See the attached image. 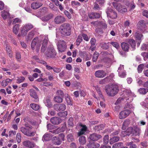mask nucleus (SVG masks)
<instances>
[{
    "mask_svg": "<svg viewBox=\"0 0 148 148\" xmlns=\"http://www.w3.org/2000/svg\"><path fill=\"white\" fill-rule=\"evenodd\" d=\"M140 131V129L136 126L129 127L126 131H122L120 136L121 137H124L126 136H129L131 134L135 136H139Z\"/></svg>",
    "mask_w": 148,
    "mask_h": 148,
    "instance_id": "f257e3e1",
    "label": "nucleus"
},
{
    "mask_svg": "<svg viewBox=\"0 0 148 148\" xmlns=\"http://www.w3.org/2000/svg\"><path fill=\"white\" fill-rule=\"evenodd\" d=\"M24 127H21L20 128V131L25 135L28 136L32 137L34 136L35 132L33 130L32 126L27 123H25Z\"/></svg>",
    "mask_w": 148,
    "mask_h": 148,
    "instance_id": "f03ea898",
    "label": "nucleus"
},
{
    "mask_svg": "<svg viewBox=\"0 0 148 148\" xmlns=\"http://www.w3.org/2000/svg\"><path fill=\"white\" fill-rule=\"evenodd\" d=\"M60 30L61 34L65 36L70 35L71 32L70 25L67 23L62 25L60 27Z\"/></svg>",
    "mask_w": 148,
    "mask_h": 148,
    "instance_id": "7ed1b4c3",
    "label": "nucleus"
},
{
    "mask_svg": "<svg viewBox=\"0 0 148 148\" xmlns=\"http://www.w3.org/2000/svg\"><path fill=\"white\" fill-rule=\"evenodd\" d=\"M57 53L52 45L49 46L45 51V54L49 58H55Z\"/></svg>",
    "mask_w": 148,
    "mask_h": 148,
    "instance_id": "20e7f679",
    "label": "nucleus"
},
{
    "mask_svg": "<svg viewBox=\"0 0 148 148\" xmlns=\"http://www.w3.org/2000/svg\"><path fill=\"white\" fill-rule=\"evenodd\" d=\"M112 5L118 11L121 13H124L127 11V9L125 6L122 5L120 3H117L116 2H113Z\"/></svg>",
    "mask_w": 148,
    "mask_h": 148,
    "instance_id": "39448f33",
    "label": "nucleus"
},
{
    "mask_svg": "<svg viewBox=\"0 0 148 148\" xmlns=\"http://www.w3.org/2000/svg\"><path fill=\"white\" fill-rule=\"evenodd\" d=\"M105 89L106 92H118L119 91L117 86L112 85L107 86Z\"/></svg>",
    "mask_w": 148,
    "mask_h": 148,
    "instance_id": "423d86ee",
    "label": "nucleus"
},
{
    "mask_svg": "<svg viewBox=\"0 0 148 148\" xmlns=\"http://www.w3.org/2000/svg\"><path fill=\"white\" fill-rule=\"evenodd\" d=\"M58 48L59 51L60 52H64L66 48L65 42L63 40L59 41L58 44Z\"/></svg>",
    "mask_w": 148,
    "mask_h": 148,
    "instance_id": "0eeeda50",
    "label": "nucleus"
},
{
    "mask_svg": "<svg viewBox=\"0 0 148 148\" xmlns=\"http://www.w3.org/2000/svg\"><path fill=\"white\" fill-rule=\"evenodd\" d=\"M33 27V25L29 23L26 24L21 30V34L24 36H25L27 34V32Z\"/></svg>",
    "mask_w": 148,
    "mask_h": 148,
    "instance_id": "6e6552de",
    "label": "nucleus"
},
{
    "mask_svg": "<svg viewBox=\"0 0 148 148\" xmlns=\"http://www.w3.org/2000/svg\"><path fill=\"white\" fill-rule=\"evenodd\" d=\"M131 112V110H125L122 111L119 113V118L120 119H125L129 115Z\"/></svg>",
    "mask_w": 148,
    "mask_h": 148,
    "instance_id": "1a4fd4ad",
    "label": "nucleus"
},
{
    "mask_svg": "<svg viewBox=\"0 0 148 148\" xmlns=\"http://www.w3.org/2000/svg\"><path fill=\"white\" fill-rule=\"evenodd\" d=\"M106 12L108 16L111 18L115 19L117 17V14L116 12L110 8H108Z\"/></svg>",
    "mask_w": 148,
    "mask_h": 148,
    "instance_id": "9d476101",
    "label": "nucleus"
},
{
    "mask_svg": "<svg viewBox=\"0 0 148 148\" xmlns=\"http://www.w3.org/2000/svg\"><path fill=\"white\" fill-rule=\"evenodd\" d=\"M65 20L64 17L60 15H58L55 18L54 22L56 24H60L64 22Z\"/></svg>",
    "mask_w": 148,
    "mask_h": 148,
    "instance_id": "9b49d317",
    "label": "nucleus"
},
{
    "mask_svg": "<svg viewBox=\"0 0 148 148\" xmlns=\"http://www.w3.org/2000/svg\"><path fill=\"white\" fill-rule=\"evenodd\" d=\"M54 108L56 111H63L65 110L66 106L63 104H55Z\"/></svg>",
    "mask_w": 148,
    "mask_h": 148,
    "instance_id": "f8f14e48",
    "label": "nucleus"
},
{
    "mask_svg": "<svg viewBox=\"0 0 148 148\" xmlns=\"http://www.w3.org/2000/svg\"><path fill=\"white\" fill-rule=\"evenodd\" d=\"M118 71L119 72V77L122 78H124L125 77L126 74L124 70L123 65H120V67L118 69Z\"/></svg>",
    "mask_w": 148,
    "mask_h": 148,
    "instance_id": "ddd939ff",
    "label": "nucleus"
},
{
    "mask_svg": "<svg viewBox=\"0 0 148 148\" xmlns=\"http://www.w3.org/2000/svg\"><path fill=\"white\" fill-rule=\"evenodd\" d=\"M64 95V93H59L58 95L55 97L54 98V101L57 103H61L63 101V99Z\"/></svg>",
    "mask_w": 148,
    "mask_h": 148,
    "instance_id": "4468645a",
    "label": "nucleus"
},
{
    "mask_svg": "<svg viewBox=\"0 0 148 148\" xmlns=\"http://www.w3.org/2000/svg\"><path fill=\"white\" fill-rule=\"evenodd\" d=\"M48 39L47 37H46L44 39L41 49V51L42 52H45L48 44Z\"/></svg>",
    "mask_w": 148,
    "mask_h": 148,
    "instance_id": "2eb2a0df",
    "label": "nucleus"
},
{
    "mask_svg": "<svg viewBox=\"0 0 148 148\" xmlns=\"http://www.w3.org/2000/svg\"><path fill=\"white\" fill-rule=\"evenodd\" d=\"M106 72L103 70H99L96 71L95 76L98 78H103L106 76Z\"/></svg>",
    "mask_w": 148,
    "mask_h": 148,
    "instance_id": "dca6fc26",
    "label": "nucleus"
},
{
    "mask_svg": "<svg viewBox=\"0 0 148 148\" xmlns=\"http://www.w3.org/2000/svg\"><path fill=\"white\" fill-rule=\"evenodd\" d=\"M50 122L53 124L58 125L61 122V119L57 117H54L51 118Z\"/></svg>",
    "mask_w": 148,
    "mask_h": 148,
    "instance_id": "f3484780",
    "label": "nucleus"
},
{
    "mask_svg": "<svg viewBox=\"0 0 148 148\" xmlns=\"http://www.w3.org/2000/svg\"><path fill=\"white\" fill-rule=\"evenodd\" d=\"M101 137L102 136L101 135L96 133H93L91 134L90 136V139L92 141L97 140Z\"/></svg>",
    "mask_w": 148,
    "mask_h": 148,
    "instance_id": "a211bd4d",
    "label": "nucleus"
},
{
    "mask_svg": "<svg viewBox=\"0 0 148 148\" xmlns=\"http://www.w3.org/2000/svg\"><path fill=\"white\" fill-rule=\"evenodd\" d=\"M100 146L98 143L92 141H91L87 144V146L88 148H97Z\"/></svg>",
    "mask_w": 148,
    "mask_h": 148,
    "instance_id": "6ab92c4d",
    "label": "nucleus"
},
{
    "mask_svg": "<svg viewBox=\"0 0 148 148\" xmlns=\"http://www.w3.org/2000/svg\"><path fill=\"white\" fill-rule=\"evenodd\" d=\"M89 18L91 19L99 18L100 16V14L99 13L92 12L88 14Z\"/></svg>",
    "mask_w": 148,
    "mask_h": 148,
    "instance_id": "aec40b11",
    "label": "nucleus"
},
{
    "mask_svg": "<svg viewBox=\"0 0 148 148\" xmlns=\"http://www.w3.org/2000/svg\"><path fill=\"white\" fill-rule=\"evenodd\" d=\"M42 5V4L40 2H35L33 3L31 5V7L33 9H36L38 8Z\"/></svg>",
    "mask_w": 148,
    "mask_h": 148,
    "instance_id": "412c9836",
    "label": "nucleus"
},
{
    "mask_svg": "<svg viewBox=\"0 0 148 148\" xmlns=\"http://www.w3.org/2000/svg\"><path fill=\"white\" fill-rule=\"evenodd\" d=\"M23 145L29 148H32L34 146V143L29 140L24 141L23 143Z\"/></svg>",
    "mask_w": 148,
    "mask_h": 148,
    "instance_id": "4be33fe9",
    "label": "nucleus"
},
{
    "mask_svg": "<svg viewBox=\"0 0 148 148\" xmlns=\"http://www.w3.org/2000/svg\"><path fill=\"white\" fill-rule=\"evenodd\" d=\"M13 79H10L9 78H7L5 80H3L1 82V85L3 87L7 86L8 83L12 82Z\"/></svg>",
    "mask_w": 148,
    "mask_h": 148,
    "instance_id": "5701e85b",
    "label": "nucleus"
},
{
    "mask_svg": "<svg viewBox=\"0 0 148 148\" xmlns=\"http://www.w3.org/2000/svg\"><path fill=\"white\" fill-rule=\"evenodd\" d=\"M53 16V14H49L47 15L42 17L41 19L43 21H47L52 18Z\"/></svg>",
    "mask_w": 148,
    "mask_h": 148,
    "instance_id": "b1692460",
    "label": "nucleus"
},
{
    "mask_svg": "<svg viewBox=\"0 0 148 148\" xmlns=\"http://www.w3.org/2000/svg\"><path fill=\"white\" fill-rule=\"evenodd\" d=\"M139 27L140 29L142 30L145 29L146 27V24L143 20L140 21L138 22Z\"/></svg>",
    "mask_w": 148,
    "mask_h": 148,
    "instance_id": "393cba45",
    "label": "nucleus"
},
{
    "mask_svg": "<svg viewBox=\"0 0 148 148\" xmlns=\"http://www.w3.org/2000/svg\"><path fill=\"white\" fill-rule=\"evenodd\" d=\"M121 46L122 49L124 51H128L129 48V45L128 43L125 42H123L121 43Z\"/></svg>",
    "mask_w": 148,
    "mask_h": 148,
    "instance_id": "a878e982",
    "label": "nucleus"
},
{
    "mask_svg": "<svg viewBox=\"0 0 148 148\" xmlns=\"http://www.w3.org/2000/svg\"><path fill=\"white\" fill-rule=\"evenodd\" d=\"M130 123V121L129 119H126L125 120L123 123L122 127V129L123 130H125Z\"/></svg>",
    "mask_w": 148,
    "mask_h": 148,
    "instance_id": "bb28decb",
    "label": "nucleus"
},
{
    "mask_svg": "<svg viewBox=\"0 0 148 148\" xmlns=\"http://www.w3.org/2000/svg\"><path fill=\"white\" fill-rule=\"evenodd\" d=\"M65 99L66 100L68 104V105H73V103L72 101V100L71 98L69 96V95L67 94L66 93L65 95Z\"/></svg>",
    "mask_w": 148,
    "mask_h": 148,
    "instance_id": "cd10ccee",
    "label": "nucleus"
},
{
    "mask_svg": "<svg viewBox=\"0 0 148 148\" xmlns=\"http://www.w3.org/2000/svg\"><path fill=\"white\" fill-rule=\"evenodd\" d=\"M120 139V138L118 136H114L111 138L110 140V143L112 144L118 141Z\"/></svg>",
    "mask_w": 148,
    "mask_h": 148,
    "instance_id": "c85d7f7f",
    "label": "nucleus"
},
{
    "mask_svg": "<svg viewBox=\"0 0 148 148\" xmlns=\"http://www.w3.org/2000/svg\"><path fill=\"white\" fill-rule=\"evenodd\" d=\"M87 127L86 125H83L80 131L78 133V135L80 136L84 134L86 131Z\"/></svg>",
    "mask_w": 148,
    "mask_h": 148,
    "instance_id": "c756f323",
    "label": "nucleus"
},
{
    "mask_svg": "<svg viewBox=\"0 0 148 148\" xmlns=\"http://www.w3.org/2000/svg\"><path fill=\"white\" fill-rule=\"evenodd\" d=\"M38 41V39L37 38H35L33 39L31 45V47L32 50L34 49Z\"/></svg>",
    "mask_w": 148,
    "mask_h": 148,
    "instance_id": "7c9ffc66",
    "label": "nucleus"
},
{
    "mask_svg": "<svg viewBox=\"0 0 148 148\" xmlns=\"http://www.w3.org/2000/svg\"><path fill=\"white\" fill-rule=\"evenodd\" d=\"M53 143L56 145H59L61 143L60 138L57 137H55L53 138Z\"/></svg>",
    "mask_w": 148,
    "mask_h": 148,
    "instance_id": "2f4dec72",
    "label": "nucleus"
},
{
    "mask_svg": "<svg viewBox=\"0 0 148 148\" xmlns=\"http://www.w3.org/2000/svg\"><path fill=\"white\" fill-rule=\"evenodd\" d=\"M1 16L3 19H6L9 17V13L8 12L3 10L1 12Z\"/></svg>",
    "mask_w": 148,
    "mask_h": 148,
    "instance_id": "473e14b6",
    "label": "nucleus"
},
{
    "mask_svg": "<svg viewBox=\"0 0 148 148\" xmlns=\"http://www.w3.org/2000/svg\"><path fill=\"white\" fill-rule=\"evenodd\" d=\"M128 42L130 45L131 46L133 49V50H134L135 48L136 45L135 41L133 39H130L129 40Z\"/></svg>",
    "mask_w": 148,
    "mask_h": 148,
    "instance_id": "72a5a7b5",
    "label": "nucleus"
},
{
    "mask_svg": "<svg viewBox=\"0 0 148 148\" xmlns=\"http://www.w3.org/2000/svg\"><path fill=\"white\" fill-rule=\"evenodd\" d=\"M6 52L8 54L9 56L11 58L12 57V53L11 51V49L10 47L7 45L6 47Z\"/></svg>",
    "mask_w": 148,
    "mask_h": 148,
    "instance_id": "f704fd0d",
    "label": "nucleus"
},
{
    "mask_svg": "<svg viewBox=\"0 0 148 148\" xmlns=\"http://www.w3.org/2000/svg\"><path fill=\"white\" fill-rule=\"evenodd\" d=\"M135 35L136 38L138 40H141L143 38V35L138 31L135 33Z\"/></svg>",
    "mask_w": 148,
    "mask_h": 148,
    "instance_id": "c9c22d12",
    "label": "nucleus"
},
{
    "mask_svg": "<svg viewBox=\"0 0 148 148\" xmlns=\"http://www.w3.org/2000/svg\"><path fill=\"white\" fill-rule=\"evenodd\" d=\"M30 106L32 108L36 111L38 110L40 108V106L38 105L35 103L30 104Z\"/></svg>",
    "mask_w": 148,
    "mask_h": 148,
    "instance_id": "e433bc0d",
    "label": "nucleus"
},
{
    "mask_svg": "<svg viewBox=\"0 0 148 148\" xmlns=\"http://www.w3.org/2000/svg\"><path fill=\"white\" fill-rule=\"evenodd\" d=\"M19 25L18 24L15 25L13 28V32L16 34H18L19 30Z\"/></svg>",
    "mask_w": 148,
    "mask_h": 148,
    "instance_id": "4c0bfd02",
    "label": "nucleus"
},
{
    "mask_svg": "<svg viewBox=\"0 0 148 148\" xmlns=\"http://www.w3.org/2000/svg\"><path fill=\"white\" fill-rule=\"evenodd\" d=\"M79 141L81 144L82 145L84 144L86 142L85 137L84 136L80 137L79 138Z\"/></svg>",
    "mask_w": 148,
    "mask_h": 148,
    "instance_id": "58836bf2",
    "label": "nucleus"
},
{
    "mask_svg": "<svg viewBox=\"0 0 148 148\" xmlns=\"http://www.w3.org/2000/svg\"><path fill=\"white\" fill-rule=\"evenodd\" d=\"M123 145V143H117L113 145L112 148H121L122 147L121 146Z\"/></svg>",
    "mask_w": 148,
    "mask_h": 148,
    "instance_id": "ea45409f",
    "label": "nucleus"
},
{
    "mask_svg": "<svg viewBox=\"0 0 148 148\" xmlns=\"http://www.w3.org/2000/svg\"><path fill=\"white\" fill-rule=\"evenodd\" d=\"M34 35V32L33 31L30 32L28 34L27 40H31L33 38Z\"/></svg>",
    "mask_w": 148,
    "mask_h": 148,
    "instance_id": "a19ab883",
    "label": "nucleus"
},
{
    "mask_svg": "<svg viewBox=\"0 0 148 148\" xmlns=\"http://www.w3.org/2000/svg\"><path fill=\"white\" fill-rule=\"evenodd\" d=\"M99 56V53L97 52H95L93 55V61L94 62H96L98 58V57Z\"/></svg>",
    "mask_w": 148,
    "mask_h": 148,
    "instance_id": "79ce46f5",
    "label": "nucleus"
},
{
    "mask_svg": "<svg viewBox=\"0 0 148 148\" xmlns=\"http://www.w3.org/2000/svg\"><path fill=\"white\" fill-rule=\"evenodd\" d=\"M68 114V112L67 111H65L62 112H59L58 113V115L60 117H64L66 116Z\"/></svg>",
    "mask_w": 148,
    "mask_h": 148,
    "instance_id": "37998d69",
    "label": "nucleus"
},
{
    "mask_svg": "<svg viewBox=\"0 0 148 148\" xmlns=\"http://www.w3.org/2000/svg\"><path fill=\"white\" fill-rule=\"evenodd\" d=\"M110 43V44L112 45V46L115 47L116 49H118L119 48V44L116 42H111Z\"/></svg>",
    "mask_w": 148,
    "mask_h": 148,
    "instance_id": "c03bdc74",
    "label": "nucleus"
},
{
    "mask_svg": "<svg viewBox=\"0 0 148 148\" xmlns=\"http://www.w3.org/2000/svg\"><path fill=\"white\" fill-rule=\"evenodd\" d=\"M104 125L103 124H101L100 125H98L95 126V130L97 131H99L100 130H101L104 128Z\"/></svg>",
    "mask_w": 148,
    "mask_h": 148,
    "instance_id": "a18cd8bd",
    "label": "nucleus"
},
{
    "mask_svg": "<svg viewBox=\"0 0 148 148\" xmlns=\"http://www.w3.org/2000/svg\"><path fill=\"white\" fill-rule=\"evenodd\" d=\"M16 58L19 62L21 61V56L20 53L16 51Z\"/></svg>",
    "mask_w": 148,
    "mask_h": 148,
    "instance_id": "49530a36",
    "label": "nucleus"
},
{
    "mask_svg": "<svg viewBox=\"0 0 148 148\" xmlns=\"http://www.w3.org/2000/svg\"><path fill=\"white\" fill-rule=\"evenodd\" d=\"M101 47L104 49H107L108 48V45L105 42H102L101 44Z\"/></svg>",
    "mask_w": 148,
    "mask_h": 148,
    "instance_id": "de8ad7c7",
    "label": "nucleus"
},
{
    "mask_svg": "<svg viewBox=\"0 0 148 148\" xmlns=\"http://www.w3.org/2000/svg\"><path fill=\"white\" fill-rule=\"evenodd\" d=\"M42 139L45 141H48L50 139V135L48 134H45L43 136Z\"/></svg>",
    "mask_w": 148,
    "mask_h": 148,
    "instance_id": "09e8293b",
    "label": "nucleus"
},
{
    "mask_svg": "<svg viewBox=\"0 0 148 148\" xmlns=\"http://www.w3.org/2000/svg\"><path fill=\"white\" fill-rule=\"evenodd\" d=\"M67 139L69 142H72L73 141L74 138L72 134H70L67 136Z\"/></svg>",
    "mask_w": 148,
    "mask_h": 148,
    "instance_id": "8fccbe9b",
    "label": "nucleus"
},
{
    "mask_svg": "<svg viewBox=\"0 0 148 148\" xmlns=\"http://www.w3.org/2000/svg\"><path fill=\"white\" fill-rule=\"evenodd\" d=\"M144 65L143 64H141L139 65L137 68L138 72V73H140L143 69Z\"/></svg>",
    "mask_w": 148,
    "mask_h": 148,
    "instance_id": "3c124183",
    "label": "nucleus"
},
{
    "mask_svg": "<svg viewBox=\"0 0 148 148\" xmlns=\"http://www.w3.org/2000/svg\"><path fill=\"white\" fill-rule=\"evenodd\" d=\"M25 79V78L23 77H18L17 79H16L17 82L16 83H20L23 82Z\"/></svg>",
    "mask_w": 148,
    "mask_h": 148,
    "instance_id": "603ef678",
    "label": "nucleus"
},
{
    "mask_svg": "<svg viewBox=\"0 0 148 148\" xmlns=\"http://www.w3.org/2000/svg\"><path fill=\"white\" fill-rule=\"evenodd\" d=\"M103 139L104 143L106 144H107L109 141L108 136V135H105Z\"/></svg>",
    "mask_w": 148,
    "mask_h": 148,
    "instance_id": "864d4df0",
    "label": "nucleus"
},
{
    "mask_svg": "<svg viewBox=\"0 0 148 148\" xmlns=\"http://www.w3.org/2000/svg\"><path fill=\"white\" fill-rule=\"evenodd\" d=\"M93 9L95 10H100L101 8L97 3H95Z\"/></svg>",
    "mask_w": 148,
    "mask_h": 148,
    "instance_id": "5fc2aeb1",
    "label": "nucleus"
},
{
    "mask_svg": "<svg viewBox=\"0 0 148 148\" xmlns=\"http://www.w3.org/2000/svg\"><path fill=\"white\" fill-rule=\"evenodd\" d=\"M138 91L139 92H148V88H141Z\"/></svg>",
    "mask_w": 148,
    "mask_h": 148,
    "instance_id": "6e6d98bb",
    "label": "nucleus"
},
{
    "mask_svg": "<svg viewBox=\"0 0 148 148\" xmlns=\"http://www.w3.org/2000/svg\"><path fill=\"white\" fill-rule=\"evenodd\" d=\"M16 140L18 143H20L21 140V136L20 133H18L17 134Z\"/></svg>",
    "mask_w": 148,
    "mask_h": 148,
    "instance_id": "4d7b16f0",
    "label": "nucleus"
},
{
    "mask_svg": "<svg viewBox=\"0 0 148 148\" xmlns=\"http://www.w3.org/2000/svg\"><path fill=\"white\" fill-rule=\"evenodd\" d=\"M47 106L49 108H51L52 106V104L51 102L50 99H47L46 104Z\"/></svg>",
    "mask_w": 148,
    "mask_h": 148,
    "instance_id": "13d9d810",
    "label": "nucleus"
},
{
    "mask_svg": "<svg viewBox=\"0 0 148 148\" xmlns=\"http://www.w3.org/2000/svg\"><path fill=\"white\" fill-rule=\"evenodd\" d=\"M30 95L32 97L36 99V101H38V96L36 93H30Z\"/></svg>",
    "mask_w": 148,
    "mask_h": 148,
    "instance_id": "bf43d9fd",
    "label": "nucleus"
},
{
    "mask_svg": "<svg viewBox=\"0 0 148 148\" xmlns=\"http://www.w3.org/2000/svg\"><path fill=\"white\" fill-rule=\"evenodd\" d=\"M80 5V3L78 1H72L71 2V5L72 7H74L75 6H79Z\"/></svg>",
    "mask_w": 148,
    "mask_h": 148,
    "instance_id": "052dcab7",
    "label": "nucleus"
},
{
    "mask_svg": "<svg viewBox=\"0 0 148 148\" xmlns=\"http://www.w3.org/2000/svg\"><path fill=\"white\" fill-rule=\"evenodd\" d=\"M21 22V20L18 18H16L14 19L12 22L13 24H15L17 23H20Z\"/></svg>",
    "mask_w": 148,
    "mask_h": 148,
    "instance_id": "680f3d73",
    "label": "nucleus"
},
{
    "mask_svg": "<svg viewBox=\"0 0 148 148\" xmlns=\"http://www.w3.org/2000/svg\"><path fill=\"white\" fill-rule=\"evenodd\" d=\"M64 13L68 18L71 19V16L67 11L65 10L64 12Z\"/></svg>",
    "mask_w": 148,
    "mask_h": 148,
    "instance_id": "e2e57ef3",
    "label": "nucleus"
},
{
    "mask_svg": "<svg viewBox=\"0 0 148 148\" xmlns=\"http://www.w3.org/2000/svg\"><path fill=\"white\" fill-rule=\"evenodd\" d=\"M73 119L72 117H70L69 118V120L68 121V123L69 125L70 126H72L73 125Z\"/></svg>",
    "mask_w": 148,
    "mask_h": 148,
    "instance_id": "0e129e2a",
    "label": "nucleus"
},
{
    "mask_svg": "<svg viewBox=\"0 0 148 148\" xmlns=\"http://www.w3.org/2000/svg\"><path fill=\"white\" fill-rule=\"evenodd\" d=\"M143 15L145 17L148 18V11L146 10H144L142 12Z\"/></svg>",
    "mask_w": 148,
    "mask_h": 148,
    "instance_id": "69168bd1",
    "label": "nucleus"
},
{
    "mask_svg": "<svg viewBox=\"0 0 148 148\" xmlns=\"http://www.w3.org/2000/svg\"><path fill=\"white\" fill-rule=\"evenodd\" d=\"M141 49L143 50H146L148 49V45L143 44L141 47Z\"/></svg>",
    "mask_w": 148,
    "mask_h": 148,
    "instance_id": "338daca9",
    "label": "nucleus"
},
{
    "mask_svg": "<svg viewBox=\"0 0 148 148\" xmlns=\"http://www.w3.org/2000/svg\"><path fill=\"white\" fill-rule=\"evenodd\" d=\"M16 134V132L15 131H10L9 132V136L10 137L13 136Z\"/></svg>",
    "mask_w": 148,
    "mask_h": 148,
    "instance_id": "774afa93",
    "label": "nucleus"
}]
</instances>
